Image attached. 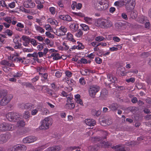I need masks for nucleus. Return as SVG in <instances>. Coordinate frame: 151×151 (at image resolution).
Here are the masks:
<instances>
[{
  "label": "nucleus",
  "instance_id": "nucleus-21",
  "mask_svg": "<svg viewBox=\"0 0 151 151\" xmlns=\"http://www.w3.org/2000/svg\"><path fill=\"white\" fill-rule=\"evenodd\" d=\"M22 38L23 40L25 41L26 43H27L28 44L29 43L31 39L29 37L24 35L23 36Z\"/></svg>",
  "mask_w": 151,
  "mask_h": 151
},
{
  "label": "nucleus",
  "instance_id": "nucleus-54",
  "mask_svg": "<svg viewBox=\"0 0 151 151\" xmlns=\"http://www.w3.org/2000/svg\"><path fill=\"white\" fill-rule=\"evenodd\" d=\"M29 0H28L27 1L24 2V6L26 8H29Z\"/></svg>",
  "mask_w": 151,
  "mask_h": 151
},
{
  "label": "nucleus",
  "instance_id": "nucleus-16",
  "mask_svg": "<svg viewBox=\"0 0 151 151\" xmlns=\"http://www.w3.org/2000/svg\"><path fill=\"white\" fill-rule=\"evenodd\" d=\"M35 27L36 30L41 33H43L45 32V30L42 27L37 24H35Z\"/></svg>",
  "mask_w": 151,
  "mask_h": 151
},
{
  "label": "nucleus",
  "instance_id": "nucleus-56",
  "mask_svg": "<svg viewBox=\"0 0 151 151\" xmlns=\"http://www.w3.org/2000/svg\"><path fill=\"white\" fill-rule=\"evenodd\" d=\"M49 10L52 14H54L55 13V9L54 7L50 8Z\"/></svg>",
  "mask_w": 151,
  "mask_h": 151
},
{
  "label": "nucleus",
  "instance_id": "nucleus-14",
  "mask_svg": "<svg viewBox=\"0 0 151 151\" xmlns=\"http://www.w3.org/2000/svg\"><path fill=\"white\" fill-rule=\"evenodd\" d=\"M13 42L15 44H18L17 45H15L14 46V47L15 49H20L21 48V47L22 45V44L19 43V41L17 40V39H14L13 40Z\"/></svg>",
  "mask_w": 151,
  "mask_h": 151
},
{
  "label": "nucleus",
  "instance_id": "nucleus-63",
  "mask_svg": "<svg viewBox=\"0 0 151 151\" xmlns=\"http://www.w3.org/2000/svg\"><path fill=\"white\" fill-rule=\"evenodd\" d=\"M23 51L24 52H31L33 51V50L32 49H27L26 48H24L23 49Z\"/></svg>",
  "mask_w": 151,
  "mask_h": 151
},
{
  "label": "nucleus",
  "instance_id": "nucleus-43",
  "mask_svg": "<svg viewBox=\"0 0 151 151\" xmlns=\"http://www.w3.org/2000/svg\"><path fill=\"white\" fill-rule=\"evenodd\" d=\"M42 114L43 115H46L47 114L49 113V111L46 108H43L41 109Z\"/></svg>",
  "mask_w": 151,
  "mask_h": 151
},
{
  "label": "nucleus",
  "instance_id": "nucleus-64",
  "mask_svg": "<svg viewBox=\"0 0 151 151\" xmlns=\"http://www.w3.org/2000/svg\"><path fill=\"white\" fill-rule=\"evenodd\" d=\"M62 75V73H60L59 71H57L55 74V76L58 78H59Z\"/></svg>",
  "mask_w": 151,
  "mask_h": 151
},
{
  "label": "nucleus",
  "instance_id": "nucleus-28",
  "mask_svg": "<svg viewBox=\"0 0 151 151\" xmlns=\"http://www.w3.org/2000/svg\"><path fill=\"white\" fill-rule=\"evenodd\" d=\"M34 106V105L31 104H26L25 109L30 110Z\"/></svg>",
  "mask_w": 151,
  "mask_h": 151
},
{
  "label": "nucleus",
  "instance_id": "nucleus-20",
  "mask_svg": "<svg viewBox=\"0 0 151 151\" xmlns=\"http://www.w3.org/2000/svg\"><path fill=\"white\" fill-rule=\"evenodd\" d=\"M101 146L104 148L108 147L111 145V144L108 142L104 141L101 143Z\"/></svg>",
  "mask_w": 151,
  "mask_h": 151
},
{
  "label": "nucleus",
  "instance_id": "nucleus-53",
  "mask_svg": "<svg viewBox=\"0 0 151 151\" xmlns=\"http://www.w3.org/2000/svg\"><path fill=\"white\" fill-rule=\"evenodd\" d=\"M106 118L102 119V120L100 122L101 124L103 126H106Z\"/></svg>",
  "mask_w": 151,
  "mask_h": 151
},
{
  "label": "nucleus",
  "instance_id": "nucleus-17",
  "mask_svg": "<svg viewBox=\"0 0 151 151\" xmlns=\"http://www.w3.org/2000/svg\"><path fill=\"white\" fill-rule=\"evenodd\" d=\"M6 123L4 122L0 124V131H6Z\"/></svg>",
  "mask_w": 151,
  "mask_h": 151
},
{
  "label": "nucleus",
  "instance_id": "nucleus-24",
  "mask_svg": "<svg viewBox=\"0 0 151 151\" xmlns=\"http://www.w3.org/2000/svg\"><path fill=\"white\" fill-rule=\"evenodd\" d=\"M67 37L69 40L73 42H75L76 41L73 37V35L70 33H68L67 34Z\"/></svg>",
  "mask_w": 151,
  "mask_h": 151
},
{
  "label": "nucleus",
  "instance_id": "nucleus-44",
  "mask_svg": "<svg viewBox=\"0 0 151 151\" xmlns=\"http://www.w3.org/2000/svg\"><path fill=\"white\" fill-rule=\"evenodd\" d=\"M29 8H32L35 6V3L34 2L32 1L31 0H29Z\"/></svg>",
  "mask_w": 151,
  "mask_h": 151
},
{
  "label": "nucleus",
  "instance_id": "nucleus-45",
  "mask_svg": "<svg viewBox=\"0 0 151 151\" xmlns=\"http://www.w3.org/2000/svg\"><path fill=\"white\" fill-rule=\"evenodd\" d=\"M5 33L7 34L8 35L11 36L12 35V32L10 29H7L5 31Z\"/></svg>",
  "mask_w": 151,
  "mask_h": 151
},
{
  "label": "nucleus",
  "instance_id": "nucleus-9",
  "mask_svg": "<svg viewBox=\"0 0 151 151\" xmlns=\"http://www.w3.org/2000/svg\"><path fill=\"white\" fill-rule=\"evenodd\" d=\"M85 123L88 126H94L96 124V121L92 119H86L85 120Z\"/></svg>",
  "mask_w": 151,
  "mask_h": 151
},
{
  "label": "nucleus",
  "instance_id": "nucleus-35",
  "mask_svg": "<svg viewBox=\"0 0 151 151\" xmlns=\"http://www.w3.org/2000/svg\"><path fill=\"white\" fill-rule=\"evenodd\" d=\"M23 117L26 119H28L29 117V112L28 111H25L23 115Z\"/></svg>",
  "mask_w": 151,
  "mask_h": 151
},
{
  "label": "nucleus",
  "instance_id": "nucleus-39",
  "mask_svg": "<svg viewBox=\"0 0 151 151\" xmlns=\"http://www.w3.org/2000/svg\"><path fill=\"white\" fill-rule=\"evenodd\" d=\"M130 15L131 17L133 19L136 18L137 16L136 12L134 11L131 12Z\"/></svg>",
  "mask_w": 151,
  "mask_h": 151
},
{
  "label": "nucleus",
  "instance_id": "nucleus-15",
  "mask_svg": "<svg viewBox=\"0 0 151 151\" xmlns=\"http://www.w3.org/2000/svg\"><path fill=\"white\" fill-rule=\"evenodd\" d=\"M78 25L75 24H71L70 26V27L73 32L76 31L78 29Z\"/></svg>",
  "mask_w": 151,
  "mask_h": 151
},
{
  "label": "nucleus",
  "instance_id": "nucleus-25",
  "mask_svg": "<svg viewBox=\"0 0 151 151\" xmlns=\"http://www.w3.org/2000/svg\"><path fill=\"white\" fill-rule=\"evenodd\" d=\"M139 143L134 141H131L126 143V145L128 146H134L135 145H138Z\"/></svg>",
  "mask_w": 151,
  "mask_h": 151
},
{
  "label": "nucleus",
  "instance_id": "nucleus-59",
  "mask_svg": "<svg viewBox=\"0 0 151 151\" xmlns=\"http://www.w3.org/2000/svg\"><path fill=\"white\" fill-rule=\"evenodd\" d=\"M126 81L128 83L131 82L134 83L135 81V78H131L129 79L126 80Z\"/></svg>",
  "mask_w": 151,
  "mask_h": 151
},
{
  "label": "nucleus",
  "instance_id": "nucleus-50",
  "mask_svg": "<svg viewBox=\"0 0 151 151\" xmlns=\"http://www.w3.org/2000/svg\"><path fill=\"white\" fill-rule=\"evenodd\" d=\"M15 6V2L14 1L11 2L8 4V7H9L11 8H14Z\"/></svg>",
  "mask_w": 151,
  "mask_h": 151
},
{
  "label": "nucleus",
  "instance_id": "nucleus-51",
  "mask_svg": "<svg viewBox=\"0 0 151 151\" xmlns=\"http://www.w3.org/2000/svg\"><path fill=\"white\" fill-rule=\"evenodd\" d=\"M26 104L22 103L20 104L19 105V107L22 109H25Z\"/></svg>",
  "mask_w": 151,
  "mask_h": 151
},
{
  "label": "nucleus",
  "instance_id": "nucleus-30",
  "mask_svg": "<svg viewBox=\"0 0 151 151\" xmlns=\"http://www.w3.org/2000/svg\"><path fill=\"white\" fill-rule=\"evenodd\" d=\"M83 34V32L81 29H78L77 32L76 34V36L78 37H81Z\"/></svg>",
  "mask_w": 151,
  "mask_h": 151
},
{
  "label": "nucleus",
  "instance_id": "nucleus-12",
  "mask_svg": "<svg viewBox=\"0 0 151 151\" xmlns=\"http://www.w3.org/2000/svg\"><path fill=\"white\" fill-rule=\"evenodd\" d=\"M108 78L109 79V81H111L112 83H116L117 82V78L113 75L110 74H108L107 76Z\"/></svg>",
  "mask_w": 151,
  "mask_h": 151
},
{
  "label": "nucleus",
  "instance_id": "nucleus-61",
  "mask_svg": "<svg viewBox=\"0 0 151 151\" xmlns=\"http://www.w3.org/2000/svg\"><path fill=\"white\" fill-rule=\"evenodd\" d=\"M3 70L6 72H7L10 69V68L6 66H4L3 67Z\"/></svg>",
  "mask_w": 151,
  "mask_h": 151
},
{
  "label": "nucleus",
  "instance_id": "nucleus-57",
  "mask_svg": "<svg viewBox=\"0 0 151 151\" xmlns=\"http://www.w3.org/2000/svg\"><path fill=\"white\" fill-rule=\"evenodd\" d=\"M103 10H106L108 7V4H104L101 6Z\"/></svg>",
  "mask_w": 151,
  "mask_h": 151
},
{
  "label": "nucleus",
  "instance_id": "nucleus-52",
  "mask_svg": "<svg viewBox=\"0 0 151 151\" xmlns=\"http://www.w3.org/2000/svg\"><path fill=\"white\" fill-rule=\"evenodd\" d=\"M77 43H78V45L77 46L78 49H83L84 48V46L83 45L82 43L79 42H78Z\"/></svg>",
  "mask_w": 151,
  "mask_h": 151
},
{
  "label": "nucleus",
  "instance_id": "nucleus-41",
  "mask_svg": "<svg viewBox=\"0 0 151 151\" xmlns=\"http://www.w3.org/2000/svg\"><path fill=\"white\" fill-rule=\"evenodd\" d=\"M104 38L102 36H99L96 37L95 40L98 42H100L103 41Z\"/></svg>",
  "mask_w": 151,
  "mask_h": 151
},
{
  "label": "nucleus",
  "instance_id": "nucleus-3",
  "mask_svg": "<svg viewBox=\"0 0 151 151\" xmlns=\"http://www.w3.org/2000/svg\"><path fill=\"white\" fill-rule=\"evenodd\" d=\"M100 89V87L98 86L93 85L90 86L88 89L90 96L92 98H95L96 93L99 91Z\"/></svg>",
  "mask_w": 151,
  "mask_h": 151
},
{
  "label": "nucleus",
  "instance_id": "nucleus-58",
  "mask_svg": "<svg viewBox=\"0 0 151 151\" xmlns=\"http://www.w3.org/2000/svg\"><path fill=\"white\" fill-rule=\"evenodd\" d=\"M39 74L42 75V77L44 78L46 80L47 79L48 75L47 73H44L43 74L42 73H39Z\"/></svg>",
  "mask_w": 151,
  "mask_h": 151
},
{
  "label": "nucleus",
  "instance_id": "nucleus-7",
  "mask_svg": "<svg viewBox=\"0 0 151 151\" xmlns=\"http://www.w3.org/2000/svg\"><path fill=\"white\" fill-rule=\"evenodd\" d=\"M37 138L33 136H29L24 138L23 142L25 143H30L35 141Z\"/></svg>",
  "mask_w": 151,
  "mask_h": 151
},
{
  "label": "nucleus",
  "instance_id": "nucleus-36",
  "mask_svg": "<svg viewBox=\"0 0 151 151\" xmlns=\"http://www.w3.org/2000/svg\"><path fill=\"white\" fill-rule=\"evenodd\" d=\"M18 127L19 126L24 127L25 125V122L21 120L19 121L18 122Z\"/></svg>",
  "mask_w": 151,
  "mask_h": 151
},
{
  "label": "nucleus",
  "instance_id": "nucleus-38",
  "mask_svg": "<svg viewBox=\"0 0 151 151\" xmlns=\"http://www.w3.org/2000/svg\"><path fill=\"white\" fill-rule=\"evenodd\" d=\"M4 20L9 24H10L12 22V19L11 17H8L4 18Z\"/></svg>",
  "mask_w": 151,
  "mask_h": 151
},
{
  "label": "nucleus",
  "instance_id": "nucleus-32",
  "mask_svg": "<svg viewBox=\"0 0 151 151\" xmlns=\"http://www.w3.org/2000/svg\"><path fill=\"white\" fill-rule=\"evenodd\" d=\"M27 56L28 57H33L37 58L38 56V55L37 53L35 52H34L32 54H28L27 55Z\"/></svg>",
  "mask_w": 151,
  "mask_h": 151
},
{
  "label": "nucleus",
  "instance_id": "nucleus-1",
  "mask_svg": "<svg viewBox=\"0 0 151 151\" xmlns=\"http://www.w3.org/2000/svg\"><path fill=\"white\" fill-rule=\"evenodd\" d=\"M96 24L98 26L106 28H109L112 25L111 22L107 19H98L96 22Z\"/></svg>",
  "mask_w": 151,
  "mask_h": 151
},
{
  "label": "nucleus",
  "instance_id": "nucleus-26",
  "mask_svg": "<svg viewBox=\"0 0 151 151\" xmlns=\"http://www.w3.org/2000/svg\"><path fill=\"white\" fill-rule=\"evenodd\" d=\"M1 64L3 65H6L11 67L12 66V64L9 63L8 61L4 60H2L1 62Z\"/></svg>",
  "mask_w": 151,
  "mask_h": 151
},
{
  "label": "nucleus",
  "instance_id": "nucleus-11",
  "mask_svg": "<svg viewBox=\"0 0 151 151\" xmlns=\"http://www.w3.org/2000/svg\"><path fill=\"white\" fill-rule=\"evenodd\" d=\"M60 150V147L59 146H54L47 149V151H58Z\"/></svg>",
  "mask_w": 151,
  "mask_h": 151
},
{
  "label": "nucleus",
  "instance_id": "nucleus-6",
  "mask_svg": "<svg viewBox=\"0 0 151 151\" xmlns=\"http://www.w3.org/2000/svg\"><path fill=\"white\" fill-rule=\"evenodd\" d=\"M26 149V147L24 145H19L11 147L9 151H25Z\"/></svg>",
  "mask_w": 151,
  "mask_h": 151
},
{
  "label": "nucleus",
  "instance_id": "nucleus-47",
  "mask_svg": "<svg viewBox=\"0 0 151 151\" xmlns=\"http://www.w3.org/2000/svg\"><path fill=\"white\" fill-rule=\"evenodd\" d=\"M45 27L46 30L47 31H51L52 29L50 25L48 24L46 25Z\"/></svg>",
  "mask_w": 151,
  "mask_h": 151
},
{
  "label": "nucleus",
  "instance_id": "nucleus-60",
  "mask_svg": "<svg viewBox=\"0 0 151 151\" xmlns=\"http://www.w3.org/2000/svg\"><path fill=\"white\" fill-rule=\"evenodd\" d=\"M44 147V146H42L37 148L33 151H42L45 148Z\"/></svg>",
  "mask_w": 151,
  "mask_h": 151
},
{
  "label": "nucleus",
  "instance_id": "nucleus-29",
  "mask_svg": "<svg viewBox=\"0 0 151 151\" xmlns=\"http://www.w3.org/2000/svg\"><path fill=\"white\" fill-rule=\"evenodd\" d=\"M55 55L53 57V59L54 60H57L61 58H63V60L64 59L62 57V56H60V55L58 53H55Z\"/></svg>",
  "mask_w": 151,
  "mask_h": 151
},
{
  "label": "nucleus",
  "instance_id": "nucleus-10",
  "mask_svg": "<svg viewBox=\"0 0 151 151\" xmlns=\"http://www.w3.org/2000/svg\"><path fill=\"white\" fill-rule=\"evenodd\" d=\"M7 135L6 134H1L0 135V144H3L8 140Z\"/></svg>",
  "mask_w": 151,
  "mask_h": 151
},
{
  "label": "nucleus",
  "instance_id": "nucleus-4",
  "mask_svg": "<svg viewBox=\"0 0 151 151\" xmlns=\"http://www.w3.org/2000/svg\"><path fill=\"white\" fill-rule=\"evenodd\" d=\"M6 117L9 121L15 122L16 120L20 118V115L17 113L11 112L6 114Z\"/></svg>",
  "mask_w": 151,
  "mask_h": 151
},
{
  "label": "nucleus",
  "instance_id": "nucleus-5",
  "mask_svg": "<svg viewBox=\"0 0 151 151\" xmlns=\"http://www.w3.org/2000/svg\"><path fill=\"white\" fill-rule=\"evenodd\" d=\"M13 96L12 94H10L6 95L5 97L3 96L2 99L0 101V104L2 106H4L6 105L12 98Z\"/></svg>",
  "mask_w": 151,
  "mask_h": 151
},
{
  "label": "nucleus",
  "instance_id": "nucleus-2",
  "mask_svg": "<svg viewBox=\"0 0 151 151\" xmlns=\"http://www.w3.org/2000/svg\"><path fill=\"white\" fill-rule=\"evenodd\" d=\"M52 124V119L49 117H46L41 122L39 128L40 129L46 130L48 129L49 126Z\"/></svg>",
  "mask_w": 151,
  "mask_h": 151
},
{
  "label": "nucleus",
  "instance_id": "nucleus-31",
  "mask_svg": "<svg viewBox=\"0 0 151 151\" xmlns=\"http://www.w3.org/2000/svg\"><path fill=\"white\" fill-rule=\"evenodd\" d=\"M0 4L2 7H5L7 9H9L8 7L7 6V5L6 4L5 1L4 0L0 1Z\"/></svg>",
  "mask_w": 151,
  "mask_h": 151
},
{
  "label": "nucleus",
  "instance_id": "nucleus-42",
  "mask_svg": "<svg viewBox=\"0 0 151 151\" xmlns=\"http://www.w3.org/2000/svg\"><path fill=\"white\" fill-rule=\"evenodd\" d=\"M81 27L83 28V29L85 31H87L89 29L88 27L85 24H82Z\"/></svg>",
  "mask_w": 151,
  "mask_h": 151
},
{
  "label": "nucleus",
  "instance_id": "nucleus-62",
  "mask_svg": "<svg viewBox=\"0 0 151 151\" xmlns=\"http://www.w3.org/2000/svg\"><path fill=\"white\" fill-rule=\"evenodd\" d=\"M113 39L115 42H119L120 41V39L117 37H114L113 38Z\"/></svg>",
  "mask_w": 151,
  "mask_h": 151
},
{
  "label": "nucleus",
  "instance_id": "nucleus-8",
  "mask_svg": "<svg viewBox=\"0 0 151 151\" xmlns=\"http://www.w3.org/2000/svg\"><path fill=\"white\" fill-rule=\"evenodd\" d=\"M112 148L115 149L114 151H129V148L122 145H117Z\"/></svg>",
  "mask_w": 151,
  "mask_h": 151
},
{
  "label": "nucleus",
  "instance_id": "nucleus-49",
  "mask_svg": "<svg viewBox=\"0 0 151 151\" xmlns=\"http://www.w3.org/2000/svg\"><path fill=\"white\" fill-rule=\"evenodd\" d=\"M45 34L47 36L50 38H54V35H52L49 32H46Z\"/></svg>",
  "mask_w": 151,
  "mask_h": 151
},
{
  "label": "nucleus",
  "instance_id": "nucleus-18",
  "mask_svg": "<svg viewBox=\"0 0 151 151\" xmlns=\"http://www.w3.org/2000/svg\"><path fill=\"white\" fill-rule=\"evenodd\" d=\"M6 131L12 130L15 128L13 125L7 123H6Z\"/></svg>",
  "mask_w": 151,
  "mask_h": 151
},
{
  "label": "nucleus",
  "instance_id": "nucleus-27",
  "mask_svg": "<svg viewBox=\"0 0 151 151\" xmlns=\"http://www.w3.org/2000/svg\"><path fill=\"white\" fill-rule=\"evenodd\" d=\"M66 106L67 108L72 109L74 108L75 105L73 103H72L69 104H66Z\"/></svg>",
  "mask_w": 151,
  "mask_h": 151
},
{
  "label": "nucleus",
  "instance_id": "nucleus-13",
  "mask_svg": "<svg viewBox=\"0 0 151 151\" xmlns=\"http://www.w3.org/2000/svg\"><path fill=\"white\" fill-rule=\"evenodd\" d=\"M118 108V106L116 103L112 104L109 106V108L113 111L116 110Z\"/></svg>",
  "mask_w": 151,
  "mask_h": 151
},
{
  "label": "nucleus",
  "instance_id": "nucleus-40",
  "mask_svg": "<svg viewBox=\"0 0 151 151\" xmlns=\"http://www.w3.org/2000/svg\"><path fill=\"white\" fill-rule=\"evenodd\" d=\"M7 93L6 91H0V98L6 95Z\"/></svg>",
  "mask_w": 151,
  "mask_h": 151
},
{
  "label": "nucleus",
  "instance_id": "nucleus-48",
  "mask_svg": "<svg viewBox=\"0 0 151 151\" xmlns=\"http://www.w3.org/2000/svg\"><path fill=\"white\" fill-rule=\"evenodd\" d=\"M121 17L122 18L125 20H127L128 19L127 15L125 13H123L122 14Z\"/></svg>",
  "mask_w": 151,
  "mask_h": 151
},
{
  "label": "nucleus",
  "instance_id": "nucleus-19",
  "mask_svg": "<svg viewBox=\"0 0 151 151\" xmlns=\"http://www.w3.org/2000/svg\"><path fill=\"white\" fill-rule=\"evenodd\" d=\"M108 94V92L107 90L106 89H103L101 93L100 96H101L103 97L104 98Z\"/></svg>",
  "mask_w": 151,
  "mask_h": 151
},
{
  "label": "nucleus",
  "instance_id": "nucleus-55",
  "mask_svg": "<svg viewBox=\"0 0 151 151\" xmlns=\"http://www.w3.org/2000/svg\"><path fill=\"white\" fill-rule=\"evenodd\" d=\"M79 82L81 84L84 85L85 84L86 82L83 78H81L79 80Z\"/></svg>",
  "mask_w": 151,
  "mask_h": 151
},
{
  "label": "nucleus",
  "instance_id": "nucleus-46",
  "mask_svg": "<svg viewBox=\"0 0 151 151\" xmlns=\"http://www.w3.org/2000/svg\"><path fill=\"white\" fill-rule=\"evenodd\" d=\"M30 42L33 45L35 46L37 45V41L33 39H31Z\"/></svg>",
  "mask_w": 151,
  "mask_h": 151
},
{
  "label": "nucleus",
  "instance_id": "nucleus-34",
  "mask_svg": "<svg viewBox=\"0 0 151 151\" xmlns=\"http://www.w3.org/2000/svg\"><path fill=\"white\" fill-rule=\"evenodd\" d=\"M122 3L124 4V5L126 6H128L129 5V3L131 1V0H121Z\"/></svg>",
  "mask_w": 151,
  "mask_h": 151
},
{
  "label": "nucleus",
  "instance_id": "nucleus-22",
  "mask_svg": "<svg viewBox=\"0 0 151 151\" xmlns=\"http://www.w3.org/2000/svg\"><path fill=\"white\" fill-rule=\"evenodd\" d=\"M59 30L61 31L62 32L61 33L63 34V35H64L67 31V29L64 26H62L59 29Z\"/></svg>",
  "mask_w": 151,
  "mask_h": 151
},
{
  "label": "nucleus",
  "instance_id": "nucleus-37",
  "mask_svg": "<svg viewBox=\"0 0 151 151\" xmlns=\"http://www.w3.org/2000/svg\"><path fill=\"white\" fill-rule=\"evenodd\" d=\"M106 126L107 125H109L111 124L112 122L111 119L108 118H106Z\"/></svg>",
  "mask_w": 151,
  "mask_h": 151
},
{
  "label": "nucleus",
  "instance_id": "nucleus-33",
  "mask_svg": "<svg viewBox=\"0 0 151 151\" xmlns=\"http://www.w3.org/2000/svg\"><path fill=\"white\" fill-rule=\"evenodd\" d=\"M64 21H66L70 22L72 20L71 17L68 15L65 16Z\"/></svg>",
  "mask_w": 151,
  "mask_h": 151
},
{
  "label": "nucleus",
  "instance_id": "nucleus-23",
  "mask_svg": "<svg viewBox=\"0 0 151 151\" xmlns=\"http://www.w3.org/2000/svg\"><path fill=\"white\" fill-rule=\"evenodd\" d=\"M92 113L93 114L95 115L96 116H98L101 114V111L99 110L98 111H96L95 109H93L92 110Z\"/></svg>",
  "mask_w": 151,
  "mask_h": 151
}]
</instances>
